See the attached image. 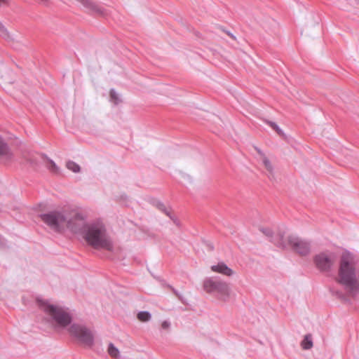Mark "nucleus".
Segmentation results:
<instances>
[{
    "instance_id": "1",
    "label": "nucleus",
    "mask_w": 359,
    "mask_h": 359,
    "mask_svg": "<svg viewBox=\"0 0 359 359\" xmlns=\"http://www.w3.org/2000/svg\"><path fill=\"white\" fill-rule=\"evenodd\" d=\"M84 238L95 249L113 250V242L107 233L104 224L100 221L86 225L84 230Z\"/></svg>"
},
{
    "instance_id": "2",
    "label": "nucleus",
    "mask_w": 359,
    "mask_h": 359,
    "mask_svg": "<svg viewBox=\"0 0 359 359\" xmlns=\"http://www.w3.org/2000/svg\"><path fill=\"white\" fill-rule=\"evenodd\" d=\"M39 217L47 226L56 232H60L65 224L73 232H77L80 229V226L75 223L76 219H81L79 214H76L74 218L68 219L65 211L53 210L40 214Z\"/></svg>"
},
{
    "instance_id": "3",
    "label": "nucleus",
    "mask_w": 359,
    "mask_h": 359,
    "mask_svg": "<svg viewBox=\"0 0 359 359\" xmlns=\"http://www.w3.org/2000/svg\"><path fill=\"white\" fill-rule=\"evenodd\" d=\"M39 307L60 327H65L70 325L72 320L71 315L62 308L48 303L47 300L37 298Z\"/></svg>"
},
{
    "instance_id": "4",
    "label": "nucleus",
    "mask_w": 359,
    "mask_h": 359,
    "mask_svg": "<svg viewBox=\"0 0 359 359\" xmlns=\"http://www.w3.org/2000/svg\"><path fill=\"white\" fill-rule=\"evenodd\" d=\"M69 332L83 345L90 348L93 346L95 341L94 334L86 325L73 323L69 329Z\"/></svg>"
},
{
    "instance_id": "5",
    "label": "nucleus",
    "mask_w": 359,
    "mask_h": 359,
    "mask_svg": "<svg viewBox=\"0 0 359 359\" xmlns=\"http://www.w3.org/2000/svg\"><path fill=\"white\" fill-rule=\"evenodd\" d=\"M203 288L208 293L215 294L223 300H226L229 295L228 284L217 278L205 279L203 282Z\"/></svg>"
},
{
    "instance_id": "6",
    "label": "nucleus",
    "mask_w": 359,
    "mask_h": 359,
    "mask_svg": "<svg viewBox=\"0 0 359 359\" xmlns=\"http://www.w3.org/2000/svg\"><path fill=\"white\" fill-rule=\"evenodd\" d=\"M287 247L290 246L294 251L302 255H306L311 249L310 243L297 236L291 235L287 238Z\"/></svg>"
},
{
    "instance_id": "7",
    "label": "nucleus",
    "mask_w": 359,
    "mask_h": 359,
    "mask_svg": "<svg viewBox=\"0 0 359 359\" xmlns=\"http://www.w3.org/2000/svg\"><path fill=\"white\" fill-rule=\"evenodd\" d=\"M313 261L318 269L321 272H329L334 264V260L324 252L316 255Z\"/></svg>"
},
{
    "instance_id": "8",
    "label": "nucleus",
    "mask_w": 359,
    "mask_h": 359,
    "mask_svg": "<svg viewBox=\"0 0 359 359\" xmlns=\"http://www.w3.org/2000/svg\"><path fill=\"white\" fill-rule=\"evenodd\" d=\"M260 231L268 238L270 241L273 243L278 248L281 249L287 248V243L284 239V233L279 232L276 236H273L272 230L269 228H260Z\"/></svg>"
},
{
    "instance_id": "9",
    "label": "nucleus",
    "mask_w": 359,
    "mask_h": 359,
    "mask_svg": "<svg viewBox=\"0 0 359 359\" xmlns=\"http://www.w3.org/2000/svg\"><path fill=\"white\" fill-rule=\"evenodd\" d=\"M14 158V154L5 140L0 135V163L8 164Z\"/></svg>"
},
{
    "instance_id": "10",
    "label": "nucleus",
    "mask_w": 359,
    "mask_h": 359,
    "mask_svg": "<svg viewBox=\"0 0 359 359\" xmlns=\"http://www.w3.org/2000/svg\"><path fill=\"white\" fill-rule=\"evenodd\" d=\"M80 3L87 11L100 15H105L106 11L103 6L97 4L92 0H76Z\"/></svg>"
},
{
    "instance_id": "11",
    "label": "nucleus",
    "mask_w": 359,
    "mask_h": 359,
    "mask_svg": "<svg viewBox=\"0 0 359 359\" xmlns=\"http://www.w3.org/2000/svg\"><path fill=\"white\" fill-rule=\"evenodd\" d=\"M152 203L158 210L168 216L176 226H180L179 219L172 214L170 208L165 207L163 203L157 199H154Z\"/></svg>"
},
{
    "instance_id": "12",
    "label": "nucleus",
    "mask_w": 359,
    "mask_h": 359,
    "mask_svg": "<svg viewBox=\"0 0 359 359\" xmlns=\"http://www.w3.org/2000/svg\"><path fill=\"white\" fill-rule=\"evenodd\" d=\"M211 270L214 272L222 273L227 276H231L233 273V270L224 262H219L216 265H212L211 266Z\"/></svg>"
},
{
    "instance_id": "13",
    "label": "nucleus",
    "mask_w": 359,
    "mask_h": 359,
    "mask_svg": "<svg viewBox=\"0 0 359 359\" xmlns=\"http://www.w3.org/2000/svg\"><path fill=\"white\" fill-rule=\"evenodd\" d=\"M262 163L269 172V178L273 180L274 179L273 168L269 159L266 156L262 158Z\"/></svg>"
},
{
    "instance_id": "14",
    "label": "nucleus",
    "mask_w": 359,
    "mask_h": 359,
    "mask_svg": "<svg viewBox=\"0 0 359 359\" xmlns=\"http://www.w3.org/2000/svg\"><path fill=\"white\" fill-rule=\"evenodd\" d=\"M302 346L303 349L308 350L313 346L312 338L310 334H306L302 341Z\"/></svg>"
},
{
    "instance_id": "15",
    "label": "nucleus",
    "mask_w": 359,
    "mask_h": 359,
    "mask_svg": "<svg viewBox=\"0 0 359 359\" xmlns=\"http://www.w3.org/2000/svg\"><path fill=\"white\" fill-rule=\"evenodd\" d=\"M151 318V314L147 311H140L137 314V318L142 322H147Z\"/></svg>"
},
{
    "instance_id": "16",
    "label": "nucleus",
    "mask_w": 359,
    "mask_h": 359,
    "mask_svg": "<svg viewBox=\"0 0 359 359\" xmlns=\"http://www.w3.org/2000/svg\"><path fill=\"white\" fill-rule=\"evenodd\" d=\"M66 166L67 169L75 173L79 172L81 169L79 165L73 161H68L66 163Z\"/></svg>"
},
{
    "instance_id": "17",
    "label": "nucleus",
    "mask_w": 359,
    "mask_h": 359,
    "mask_svg": "<svg viewBox=\"0 0 359 359\" xmlns=\"http://www.w3.org/2000/svg\"><path fill=\"white\" fill-rule=\"evenodd\" d=\"M108 353L113 358L119 357V351L112 343L109 344Z\"/></svg>"
},
{
    "instance_id": "18",
    "label": "nucleus",
    "mask_w": 359,
    "mask_h": 359,
    "mask_svg": "<svg viewBox=\"0 0 359 359\" xmlns=\"http://www.w3.org/2000/svg\"><path fill=\"white\" fill-rule=\"evenodd\" d=\"M180 179L179 180L180 182L184 185H187L188 183L191 182V178L189 175L185 173L180 172Z\"/></svg>"
},
{
    "instance_id": "19",
    "label": "nucleus",
    "mask_w": 359,
    "mask_h": 359,
    "mask_svg": "<svg viewBox=\"0 0 359 359\" xmlns=\"http://www.w3.org/2000/svg\"><path fill=\"white\" fill-rule=\"evenodd\" d=\"M110 98L116 104L121 101L118 93L114 88L110 90Z\"/></svg>"
},
{
    "instance_id": "20",
    "label": "nucleus",
    "mask_w": 359,
    "mask_h": 359,
    "mask_svg": "<svg viewBox=\"0 0 359 359\" xmlns=\"http://www.w3.org/2000/svg\"><path fill=\"white\" fill-rule=\"evenodd\" d=\"M50 163V166L49 167V170L53 172H57L59 171V168L56 165V163L50 158H49L46 155H43Z\"/></svg>"
},
{
    "instance_id": "21",
    "label": "nucleus",
    "mask_w": 359,
    "mask_h": 359,
    "mask_svg": "<svg viewBox=\"0 0 359 359\" xmlns=\"http://www.w3.org/2000/svg\"><path fill=\"white\" fill-rule=\"evenodd\" d=\"M268 125H269L274 130L277 132V133L280 135H283L284 133L283 130L275 123L273 121H267Z\"/></svg>"
},
{
    "instance_id": "22",
    "label": "nucleus",
    "mask_w": 359,
    "mask_h": 359,
    "mask_svg": "<svg viewBox=\"0 0 359 359\" xmlns=\"http://www.w3.org/2000/svg\"><path fill=\"white\" fill-rule=\"evenodd\" d=\"M0 34L4 37H8V32L5 26L0 22Z\"/></svg>"
},
{
    "instance_id": "23",
    "label": "nucleus",
    "mask_w": 359,
    "mask_h": 359,
    "mask_svg": "<svg viewBox=\"0 0 359 359\" xmlns=\"http://www.w3.org/2000/svg\"><path fill=\"white\" fill-rule=\"evenodd\" d=\"M330 291L332 294H336L340 299H344L345 297L344 294L340 291L335 290L334 289H330Z\"/></svg>"
},
{
    "instance_id": "24",
    "label": "nucleus",
    "mask_w": 359,
    "mask_h": 359,
    "mask_svg": "<svg viewBox=\"0 0 359 359\" xmlns=\"http://www.w3.org/2000/svg\"><path fill=\"white\" fill-rule=\"evenodd\" d=\"M170 322L167 320H164L161 325L163 329H168L170 327Z\"/></svg>"
},
{
    "instance_id": "25",
    "label": "nucleus",
    "mask_w": 359,
    "mask_h": 359,
    "mask_svg": "<svg viewBox=\"0 0 359 359\" xmlns=\"http://www.w3.org/2000/svg\"><path fill=\"white\" fill-rule=\"evenodd\" d=\"M255 150L257 151V153L263 158L265 154L263 153V151L258 147H255Z\"/></svg>"
},
{
    "instance_id": "26",
    "label": "nucleus",
    "mask_w": 359,
    "mask_h": 359,
    "mask_svg": "<svg viewBox=\"0 0 359 359\" xmlns=\"http://www.w3.org/2000/svg\"><path fill=\"white\" fill-rule=\"evenodd\" d=\"M207 245L210 248V250H212L214 249V246L211 243H207Z\"/></svg>"
},
{
    "instance_id": "27",
    "label": "nucleus",
    "mask_w": 359,
    "mask_h": 359,
    "mask_svg": "<svg viewBox=\"0 0 359 359\" xmlns=\"http://www.w3.org/2000/svg\"><path fill=\"white\" fill-rule=\"evenodd\" d=\"M228 34H229V35L232 39H236L235 36H234L233 34H231V33H230V32H228Z\"/></svg>"
},
{
    "instance_id": "28",
    "label": "nucleus",
    "mask_w": 359,
    "mask_h": 359,
    "mask_svg": "<svg viewBox=\"0 0 359 359\" xmlns=\"http://www.w3.org/2000/svg\"><path fill=\"white\" fill-rule=\"evenodd\" d=\"M42 4H46L48 0H39Z\"/></svg>"
},
{
    "instance_id": "29",
    "label": "nucleus",
    "mask_w": 359,
    "mask_h": 359,
    "mask_svg": "<svg viewBox=\"0 0 359 359\" xmlns=\"http://www.w3.org/2000/svg\"><path fill=\"white\" fill-rule=\"evenodd\" d=\"M172 290H173V292H174L175 293H176V294H177L176 290H175L174 289H172Z\"/></svg>"
}]
</instances>
